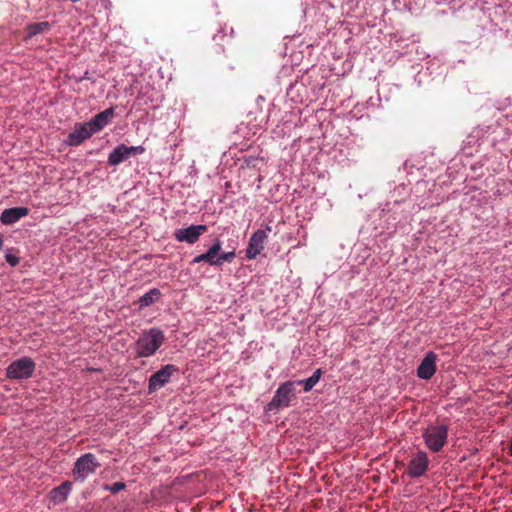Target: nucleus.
Here are the masks:
<instances>
[{
  "mask_svg": "<svg viewBox=\"0 0 512 512\" xmlns=\"http://www.w3.org/2000/svg\"><path fill=\"white\" fill-rule=\"evenodd\" d=\"M71 489L72 483L70 481H64L59 486L51 490L50 498L54 504H61L67 500Z\"/></svg>",
  "mask_w": 512,
  "mask_h": 512,
  "instance_id": "nucleus-15",
  "label": "nucleus"
},
{
  "mask_svg": "<svg viewBox=\"0 0 512 512\" xmlns=\"http://www.w3.org/2000/svg\"><path fill=\"white\" fill-rule=\"evenodd\" d=\"M177 369L174 365L168 364L162 367L160 370L155 372L150 376L149 379V385L148 390L149 393H152L161 387H163L165 384H167L170 380V377L174 372H176Z\"/></svg>",
  "mask_w": 512,
  "mask_h": 512,
  "instance_id": "nucleus-8",
  "label": "nucleus"
},
{
  "mask_svg": "<svg viewBox=\"0 0 512 512\" xmlns=\"http://www.w3.org/2000/svg\"><path fill=\"white\" fill-rule=\"evenodd\" d=\"M222 249V242L219 239H215L213 245L208 249L206 254V263L212 266L220 265L219 253Z\"/></svg>",
  "mask_w": 512,
  "mask_h": 512,
  "instance_id": "nucleus-16",
  "label": "nucleus"
},
{
  "mask_svg": "<svg viewBox=\"0 0 512 512\" xmlns=\"http://www.w3.org/2000/svg\"><path fill=\"white\" fill-rule=\"evenodd\" d=\"M35 370V363L29 357H22L13 361L6 369V375L9 379L21 380L28 379Z\"/></svg>",
  "mask_w": 512,
  "mask_h": 512,
  "instance_id": "nucleus-5",
  "label": "nucleus"
},
{
  "mask_svg": "<svg viewBox=\"0 0 512 512\" xmlns=\"http://www.w3.org/2000/svg\"><path fill=\"white\" fill-rule=\"evenodd\" d=\"M50 26V23L47 21L29 24L26 28L27 37L32 38L37 34L44 33L50 29Z\"/></svg>",
  "mask_w": 512,
  "mask_h": 512,
  "instance_id": "nucleus-18",
  "label": "nucleus"
},
{
  "mask_svg": "<svg viewBox=\"0 0 512 512\" xmlns=\"http://www.w3.org/2000/svg\"><path fill=\"white\" fill-rule=\"evenodd\" d=\"M437 355L434 352H428L417 368V376L424 380H429L436 372Z\"/></svg>",
  "mask_w": 512,
  "mask_h": 512,
  "instance_id": "nucleus-12",
  "label": "nucleus"
},
{
  "mask_svg": "<svg viewBox=\"0 0 512 512\" xmlns=\"http://www.w3.org/2000/svg\"><path fill=\"white\" fill-rule=\"evenodd\" d=\"M145 152V148L143 146H126L124 144H120L116 146L108 157V165L117 166L123 161L127 160L131 156L140 155Z\"/></svg>",
  "mask_w": 512,
  "mask_h": 512,
  "instance_id": "nucleus-7",
  "label": "nucleus"
},
{
  "mask_svg": "<svg viewBox=\"0 0 512 512\" xmlns=\"http://www.w3.org/2000/svg\"><path fill=\"white\" fill-rule=\"evenodd\" d=\"M430 460L428 454L423 450H418L412 455L407 465L406 473L411 478H419L427 472Z\"/></svg>",
  "mask_w": 512,
  "mask_h": 512,
  "instance_id": "nucleus-6",
  "label": "nucleus"
},
{
  "mask_svg": "<svg viewBox=\"0 0 512 512\" xmlns=\"http://www.w3.org/2000/svg\"><path fill=\"white\" fill-rule=\"evenodd\" d=\"M126 488L125 483L123 482H115L112 485H105L104 490L111 492L112 494H116L121 490Z\"/></svg>",
  "mask_w": 512,
  "mask_h": 512,
  "instance_id": "nucleus-20",
  "label": "nucleus"
},
{
  "mask_svg": "<svg viewBox=\"0 0 512 512\" xmlns=\"http://www.w3.org/2000/svg\"><path fill=\"white\" fill-rule=\"evenodd\" d=\"M509 454L512 457V440L510 441V444H509Z\"/></svg>",
  "mask_w": 512,
  "mask_h": 512,
  "instance_id": "nucleus-24",
  "label": "nucleus"
},
{
  "mask_svg": "<svg viewBox=\"0 0 512 512\" xmlns=\"http://www.w3.org/2000/svg\"><path fill=\"white\" fill-rule=\"evenodd\" d=\"M72 2H77L78 0H71Z\"/></svg>",
  "mask_w": 512,
  "mask_h": 512,
  "instance_id": "nucleus-26",
  "label": "nucleus"
},
{
  "mask_svg": "<svg viewBox=\"0 0 512 512\" xmlns=\"http://www.w3.org/2000/svg\"><path fill=\"white\" fill-rule=\"evenodd\" d=\"M206 231V225H191L187 228L176 230L174 233V237L179 242L194 244L199 240V237Z\"/></svg>",
  "mask_w": 512,
  "mask_h": 512,
  "instance_id": "nucleus-9",
  "label": "nucleus"
},
{
  "mask_svg": "<svg viewBox=\"0 0 512 512\" xmlns=\"http://www.w3.org/2000/svg\"><path fill=\"white\" fill-rule=\"evenodd\" d=\"M6 258V261L11 265V266H16L18 263H19V258L15 255H12V254H6L5 256Z\"/></svg>",
  "mask_w": 512,
  "mask_h": 512,
  "instance_id": "nucleus-22",
  "label": "nucleus"
},
{
  "mask_svg": "<svg viewBox=\"0 0 512 512\" xmlns=\"http://www.w3.org/2000/svg\"><path fill=\"white\" fill-rule=\"evenodd\" d=\"M94 133L92 132L87 122L78 123L75 125L72 132L67 136L66 143L69 146H78L86 139L90 138Z\"/></svg>",
  "mask_w": 512,
  "mask_h": 512,
  "instance_id": "nucleus-10",
  "label": "nucleus"
},
{
  "mask_svg": "<svg viewBox=\"0 0 512 512\" xmlns=\"http://www.w3.org/2000/svg\"><path fill=\"white\" fill-rule=\"evenodd\" d=\"M114 116V108L110 107L105 109L104 111L95 115L90 121L87 122V125L90 126L92 132L98 133L101 131Z\"/></svg>",
  "mask_w": 512,
  "mask_h": 512,
  "instance_id": "nucleus-13",
  "label": "nucleus"
},
{
  "mask_svg": "<svg viewBox=\"0 0 512 512\" xmlns=\"http://www.w3.org/2000/svg\"><path fill=\"white\" fill-rule=\"evenodd\" d=\"M235 256L236 255L234 251L219 253L220 265L224 261L231 262L235 258Z\"/></svg>",
  "mask_w": 512,
  "mask_h": 512,
  "instance_id": "nucleus-21",
  "label": "nucleus"
},
{
  "mask_svg": "<svg viewBox=\"0 0 512 512\" xmlns=\"http://www.w3.org/2000/svg\"><path fill=\"white\" fill-rule=\"evenodd\" d=\"M161 297V291L158 288H152L139 299L140 307H148L154 304Z\"/></svg>",
  "mask_w": 512,
  "mask_h": 512,
  "instance_id": "nucleus-17",
  "label": "nucleus"
},
{
  "mask_svg": "<svg viewBox=\"0 0 512 512\" xmlns=\"http://www.w3.org/2000/svg\"><path fill=\"white\" fill-rule=\"evenodd\" d=\"M165 341L164 333L158 328H151L142 333L135 342L136 357L152 356Z\"/></svg>",
  "mask_w": 512,
  "mask_h": 512,
  "instance_id": "nucleus-2",
  "label": "nucleus"
},
{
  "mask_svg": "<svg viewBox=\"0 0 512 512\" xmlns=\"http://www.w3.org/2000/svg\"><path fill=\"white\" fill-rule=\"evenodd\" d=\"M321 373V370L317 369L308 379L295 381L296 385H304V391L308 392L319 382Z\"/></svg>",
  "mask_w": 512,
  "mask_h": 512,
  "instance_id": "nucleus-19",
  "label": "nucleus"
},
{
  "mask_svg": "<svg viewBox=\"0 0 512 512\" xmlns=\"http://www.w3.org/2000/svg\"><path fill=\"white\" fill-rule=\"evenodd\" d=\"M29 214V209L27 207H13L5 209L1 216L0 220L5 225H10L18 220H20L22 217H25Z\"/></svg>",
  "mask_w": 512,
  "mask_h": 512,
  "instance_id": "nucleus-14",
  "label": "nucleus"
},
{
  "mask_svg": "<svg viewBox=\"0 0 512 512\" xmlns=\"http://www.w3.org/2000/svg\"><path fill=\"white\" fill-rule=\"evenodd\" d=\"M449 426L447 424H429L422 430V438L427 449L439 453L448 443Z\"/></svg>",
  "mask_w": 512,
  "mask_h": 512,
  "instance_id": "nucleus-1",
  "label": "nucleus"
},
{
  "mask_svg": "<svg viewBox=\"0 0 512 512\" xmlns=\"http://www.w3.org/2000/svg\"><path fill=\"white\" fill-rule=\"evenodd\" d=\"M267 239L265 230L259 229L253 233L249 240V245L246 249V257L248 259H255L264 248V242Z\"/></svg>",
  "mask_w": 512,
  "mask_h": 512,
  "instance_id": "nucleus-11",
  "label": "nucleus"
},
{
  "mask_svg": "<svg viewBox=\"0 0 512 512\" xmlns=\"http://www.w3.org/2000/svg\"><path fill=\"white\" fill-rule=\"evenodd\" d=\"M296 397V382L287 381L279 386L274 397L268 404V409L277 410L288 407L292 399Z\"/></svg>",
  "mask_w": 512,
  "mask_h": 512,
  "instance_id": "nucleus-4",
  "label": "nucleus"
},
{
  "mask_svg": "<svg viewBox=\"0 0 512 512\" xmlns=\"http://www.w3.org/2000/svg\"><path fill=\"white\" fill-rule=\"evenodd\" d=\"M101 466L93 453H85L81 455L72 469V475L77 482H84L91 474Z\"/></svg>",
  "mask_w": 512,
  "mask_h": 512,
  "instance_id": "nucleus-3",
  "label": "nucleus"
},
{
  "mask_svg": "<svg viewBox=\"0 0 512 512\" xmlns=\"http://www.w3.org/2000/svg\"><path fill=\"white\" fill-rule=\"evenodd\" d=\"M206 258H207V257H206V254H205V253H203V254H201V255L196 256V257L193 259L192 263H193V264H196V263H200V262H206Z\"/></svg>",
  "mask_w": 512,
  "mask_h": 512,
  "instance_id": "nucleus-23",
  "label": "nucleus"
},
{
  "mask_svg": "<svg viewBox=\"0 0 512 512\" xmlns=\"http://www.w3.org/2000/svg\"><path fill=\"white\" fill-rule=\"evenodd\" d=\"M87 74H88V72L85 73V76H84L85 79H88V75Z\"/></svg>",
  "mask_w": 512,
  "mask_h": 512,
  "instance_id": "nucleus-25",
  "label": "nucleus"
}]
</instances>
